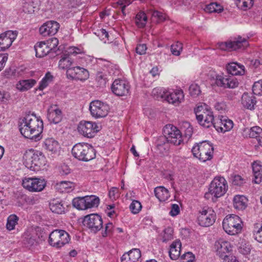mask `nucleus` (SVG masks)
<instances>
[{"mask_svg": "<svg viewBox=\"0 0 262 262\" xmlns=\"http://www.w3.org/2000/svg\"><path fill=\"white\" fill-rule=\"evenodd\" d=\"M184 95L182 90H176L173 92L167 91L165 100L169 103L178 105L184 99Z\"/></svg>", "mask_w": 262, "mask_h": 262, "instance_id": "24", "label": "nucleus"}, {"mask_svg": "<svg viewBox=\"0 0 262 262\" xmlns=\"http://www.w3.org/2000/svg\"><path fill=\"white\" fill-rule=\"evenodd\" d=\"M96 81L98 86L100 88L105 87L107 82V78L102 73H98L97 75Z\"/></svg>", "mask_w": 262, "mask_h": 262, "instance_id": "53", "label": "nucleus"}, {"mask_svg": "<svg viewBox=\"0 0 262 262\" xmlns=\"http://www.w3.org/2000/svg\"><path fill=\"white\" fill-rule=\"evenodd\" d=\"M32 5L29 4V2H25L23 4V11L26 13H32L34 12V9Z\"/></svg>", "mask_w": 262, "mask_h": 262, "instance_id": "61", "label": "nucleus"}, {"mask_svg": "<svg viewBox=\"0 0 262 262\" xmlns=\"http://www.w3.org/2000/svg\"><path fill=\"white\" fill-rule=\"evenodd\" d=\"M24 244L28 246H31L35 242V239L34 237L31 236L30 235H28L27 237L25 238L24 239Z\"/></svg>", "mask_w": 262, "mask_h": 262, "instance_id": "64", "label": "nucleus"}, {"mask_svg": "<svg viewBox=\"0 0 262 262\" xmlns=\"http://www.w3.org/2000/svg\"><path fill=\"white\" fill-rule=\"evenodd\" d=\"M18 217L15 214H11L7 219L6 228L9 230H13L17 224Z\"/></svg>", "mask_w": 262, "mask_h": 262, "instance_id": "41", "label": "nucleus"}, {"mask_svg": "<svg viewBox=\"0 0 262 262\" xmlns=\"http://www.w3.org/2000/svg\"><path fill=\"white\" fill-rule=\"evenodd\" d=\"M253 234L254 239L262 243V224L256 223L254 225Z\"/></svg>", "mask_w": 262, "mask_h": 262, "instance_id": "40", "label": "nucleus"}, {"mask_svg": "<svg viewBox=\"0 0 262 262\" xmlns=\"http://www.w3.org/2000/svg\"><path fill=\"white\" fill-rule=\"evenodd\" d=\"M166 93H167V91L164 89L160 88H156L152 90L151 95L156 99H159L161 98L165 99Z\"/></svg>", "mask_w": 262, "mask_h": 262, "instance_id": "46", "label": "nucleus"}, {"mask_svg": "<svg viewBox=\"0 0 262 262\" xmlns=\"http://www.w3.org/2000/svg\"><path fill=\"white\" fill-rule=\"evenodd\" d=\"M72 154L75 158L82 161H89L95 157L93 147L85 143L75 144L72 149Z\"/></svg>", "mask_w": 262, "mask_h": 262, "instance_id": "3", "label": "nucleus"}, {"mask_svg": "<svg viewBox=\"0 0 262 262\" xmlns=\"http://www.w3.org/2000/svg\"><path fill=\"white\" fill-rule=\"evenodd\" d=\"M70 240L69 233L63 230H55L49 235V244L53 247L61 248Z\"/></svg>", "mask_w": 262, "mask_h": 262, "instance_id": "8", "label": "nucleus"}, {"mask_svg": "<svg viewBox=\"0 0 262 262\" xmlns=\"http://www.w3.org/2000/svg\"><path fill=\"white\" fill-rule=\"evenodd\" d=\"M85 205L86 209L97 207L99 204L100 200L95 195L85 196Z\"/></svg>", "mask_w": 262, "mask_h": 262, "instance_id": "37", "label": "nucleus"}, {"mask_svg": "<svg viewBox=\"0 0 262 262\" xmlns=\"http://www.w3.org/2000/svg\"><path fill=\"white\" fill-rule=\"evenodd\" d=\"M34 48L36 52V55L38 57H42L51 52L50 49L48 48L45 41L37 43L34 46Z\"/></svg>", "mask_w": 262, "mask_h": 262, "instance_id": "31", "label": "nucleus"}, {"mask_svg": "<svg viewBox=\"0 0 262 262\" xmlns=\"http://www.w3.org/2000/svg\"><path fill=\"white\" fill-rule=\"evenodd\" d=\"M252 166L254 178L253 181L256 184H259L262 180V166L257 162H254Z\"/></svg>", "mask_w": 262, "mask_h": 262, "instance_id": "34", "label": "nucleus"}, {"mask_svg": "<svg viewBox=\"0 0 262 262\" xmlns=\"http://www.w3.org/2000/svg\"><path fill=\"white\" fill-rule=\"evenodd\" d=\"M189 91L190 94L193 97H196L201 93L200 86L195 83L190 85Z\"/></svg>", "mask_w": 262, "mask_h": 262, "instance_id": "56", "label": "nucleus"}, {"mask_svg": "<svg viewBox=\"0 0 262 262\" xmlns=\"http://www.w3.org/2000/svg\"><path fill=\"white\" fill-rule=\"evenodd\" d=\"M245 137L255 139L258 144L262 146V129L259 126H254L250 128H245L243 132Z\"/></svg>", "mask_w": 262, "mask_h": 262, "instance_id": "22", "label": "nucleus"}, {"mask_svg": "<svg viewBox=\"0 0 262 262\" xmlns=\"http://www.w3.org/2000/svg\"><path fill=\"white\" fill-rule=\"evenodd\" d=\"M251 247L249 244L242 245L239 248V252L243 255H247L250 253Z\"/></svg>", "mask_w": 262, "mask_h": 262, "instance_id": "59", "label": "nucleus"}, {"mask_svg": "<svg viewBox=\"0 0 262 262\" xmlns=\"http://www.w3.org/2000/svg\"><path fill=\"white\" fill-rule=\"evenodd\" d=\"M163 133L164 137L160 138L157 144V147L160 151L165 150L168 147L166 141L176 145H179L183 141L180 130L172 124L165 125Z\"/></svg>", "mask_w": 262, "mask_h": 262, "instance_id": "2", "label": "nucleus"}, {"mask_svg": "<svg viewBox=\"0 0 262 262\" xmlns=\"http://www.w3.org/2000/svg\"><path fill=\"white\" fill-rule=\"evenodd\" d=\"M183 49L182 43L180 42H177L171 46V52L172 54L176 56H179Z\"/></svg>", "mask_w": 262, "mask_h": 262, "instance_id": "49", "label": "nucleus"}, {"mask_svg": "<svg viewBox=\"0 0 262 262\" xmlns=\"http://www.w3.org/2000/svg\"><path fill=\"white\" fill-rule=\"evenodd\" d=\"M207 9L210 13L217 12L220 13L223 10V7L217 3H212L208 5Z\"/></svg>", "mask_w": 262, "mask_h": 262, "instance_id": "48", "label": "nucleus"}, {"mask_svg": "<svg viewBox=\"0 0 262 262\" xmlns=\"http://www.w3.org/2000/svg\"><path fill=\"white\" fill-rule=\"evenodd\" d=\"M16 34L12 31H8L0 35V51L9 48L15 39Z\"/></svg>", "mask_w": 262, "mask_h": 262, "instance_id": "20", "label": "nucleus"}, {"mask_svg": "<svg viewBox=\"0 0 262 262\" xmlns=\"http://www.w3.org/2000/svg\"><path fill=\"white\" fill-rule=\"evenodd\" d=\"M249 45L246 38L238 36L233 40L219 43V47L222 50H236L238 49H245Z\"/></svg>", "mask_w": 262, "mask_h": 262, "instance_id": "13", "label": "nucleus"}, {"mask_svg": "<svg viewBox=\"0 0 262 262\" xmlns=\"http://www.w3.org/2000/svg\"><path fill=\"white\" fill-rule=\"evenodd\" d=\"M154 192L156 198L161 202L165 201L170 197L168 189L163 186L157 187Z\"/></svg>", "mask_w": 262, "mask_h": 262, "instance_id": "33", "label": "nucleus"}, {"mask_svg": "<svg viewBox=\"0 0 262 262\" xmlns=\"http://www.w3.org/2000/svg\"><path fill=\"white\" fill-rule=\"evenodd\" d=\"M45 24L46 27L48 29V32H49L51 36L55 35L60 27L59 24L54 20L47 21Z\"/></svg>", "mask_w": 262, "mask_h": 262, "instance_id": "39", "label": "nucleus"}, {"mask_svg": "<svg viewBox=\"0 0 262 262\" xmlns=\"http://www.w3.org/2000/svg\"><path fill=\"white\" fill-rule=\"evenodd\" d=\"M180 213V208L177 204H172L171 205V210L169 214L172 216H175Z\"/></svg>", "mask_w": 262, "mask_h": 262, "instance_id": "63", "label": "nucleus"}, {"mask_svg": "<svg viewBox=\"0 0 262 262\" xmlns=\"http://www.w3.org/2000/svg\"><path fill=\"white\" fill-rule=\"evenodd\" d=\"M181 243L180 240L172 242L170 246L169 255L172 260L177 259L181 255Z\"/></svg>", "mask_w": 262, "mask_h": 262, "instance_id": "27", "label": "nucleus"}, {"mask_svg": "<svg viewBox=\"0 0 262 262\" xmlns=\"http://www.w3.org/2000/svg\"><path fill=\"white\" fill-rule=\"evenodd\" d=\"M72 204L74 207L79 210L86 209L84 197L74 199L72 201Z\"/></svg>", "mask_w": 262, "mask_h": 262, "instance_id": "42", "label": "nucleus"}, {"mask_svg": "<svg viewBox=\"0 0 262 262\" xmlns=\"http://www.w3.org/2000/svg\"><path fill=\"white\" fill-rule=\"evenodd\" d=\"M244 183V179L241 176L235 175L232 180V183L234 185L241 186Z\"/></svg>", "mask_w": 262, "mask_h": 262, "instance_id": "60", "label": "nucleus"}, {"mask_svg": "<svg viewBox=\"0 0 262 262\" xmlns=\"http://www.w3.org/2000/svg\"><path fill=\"white\" fill-rule=\"evenodd\" d=\"M241 101L243 106L250 110L254 108L256 102L255 97L252 94H249L247 93L243 94Z\"/></svg>", "mask_w": 262, "mask_h": 262, "instance_id": "26", "label": "nucleus"}, {"mask_svg": "<svg viewBox=\"0 0 262 262\" xmlns=\"http://www.w3.org/2000/svg\"><path fill=\"white\" fill-rule=\"evenodd\" d=\"M173 238V229L168 227L163 231V242H166Z\"/></svg>", "mask_w": 262, "mask_h": 262, "instance_id": "51", "label": "nucleus"}, {"mask_svg": "<svg viewBox=\"0 0 262 262\" xmlns=\"http://www.w3.org/2000/svg\"><path fill=\"white\" fill-rule=\"evenodd\" d=\"M43 147L52 153H56L59 148V143L52 138L46 139L43 143Z\"/></svg>", "mask_w": 262, "mask_h": 262, "instance_id": "32", "label": "nucleus"}, {"mask_svg": "<svg viewBox=\"0 0 262 262\" xmlns=\"http://www.w3.org/2000/svg\"><path fill=\"white\" fill-rule=\"evenodd\" d=\"M181 258L186 260V262H192L194 259V256L191 252H188L182 255Z\"/></svg>", "mask_w": 262, "mask_h": 262, "instance_id": "62", "label": "nucleus"}, {"mask_svg": "<svg viewBox=\"0 0 262 262\" xmlns=\"http://www.w3.org/2000/svg\"><path fill=\"white\" fill-rule=\"evenodd\" d=\"M212 84L224 88L234 89L238 85L237 80L233 77L225 78L223 75L213 73L210 75Z\"/></svg>", "mask_w": 262, "mask_h": 262, "instance_id": "9", "label": "nucleus"}, {"mask_svg": "<svg viewBox=\"0 0 262 262\" xmlns=\"http://www.w3.org/2000/svg\"><path fill=\"white\" fill-rule=\"evenodd\" d=\"M201 108H202V107L199 106L194 110L198 122L201 125L205 128H209L211 126L214 127L215 120L214 119L213 113L210 111H207L202 114H199Z\"/></svg>", "mask_w": 262, "mask_h": 262, "instance_id": "14", "label": "nucleus"}, {"mask_svg": "<svg viewBox=\"0 0 262 262\" xmlns=\"http://www.w3.org/2000/svg\"><path fill=\"white\" fill-rule=\"evenodd\" d=\"M50 208L53 212L57 214H61L64 211V207L63 204L58 201L54 200L50 204Z\"/></svg>", "mask_w": 262, "mask_h": 262, "instance_id": "38", "label": "nucleus"}, {"mask_svg": "<svg viewBox=\"0 0 262 262\" xmlns=\"http://www.w3.org/2000/svg\"><path fill=\"white\" fill-rule=\"evenodd\" d=\"M74 187V184L73 183L67 181H61L59 183H57L55 185L56 189L61 192H63L65 191L69 192Z\"/></svg>", "mask_w": 262, "mask_h": 262, "instance_id": "36", "label": "nucleus"}, {"mask_svg": "<svg viewBox=\"0 0 262 262\" xmlns=\"http://www.w3.org/2000/svg\"><path fill=\"white\" fill-rule=\"evenodd\" d=\"M53 76L51 75V74L48 72L47 73L45 76L42 78L41 81L39 83V85L38 87V90L40 91L43 90L45 88H46L50 82H51L52 80Z\"/></svg>", "mask_w": 262, "mask_h": 262, "instance_id": "44", "label": "nucleus"}, {"mask_svg": "<svg viewBox=\"0 0 262 262\" xmlns=\"http://www.w3.org/2000/svg\"><path fill=\"white\" fill-rule=\"evenodd\" d=\"M216 214L211 208L203 209L198 216L199 224L203 227L211 226L215 222Z\"/></svg>", "mask_w": 262, "mask_h": 262, "instance_id": "15", "label": "nucleus"}, {"mask_svg": "<svg viewBox=\"0 0 262 262\" xmlns=\"http://www.w3.org/2000/svg\"><path fill=\"white\" fill-rule=\"evenodd\" d=\"M110 110L109 106L99 100H94L90 104V111L93 117L98 118L105 117Z\"/></svg>", "mask_w": 262, "mask_h": 262, "instance_id": "12", "label": "nucleus"}, {"mask_svg": "<svg viewBox=\"0 0 262 262\" xmlns=\"http://www.w3.org/2000/svg\"><path fill=\"white\" fill-rule=\"evenodd\" d=\"M115 228L113 224L112 223H108L105 225V230L102 232L103 237H106L107 236H111L115 233Z\"/></svg>", "mask_w": 262, "mask_h": 262, "instance_id": "47", "label": "nucleus"}, {"mask_svg": "<svg viewBox=\"0 0 262 262\" xmlns=\"http://www.w3.org/2000/svg\"><path fill=\"white\" fill-rule=\"evenodd\" d=\"M95 123L90 121H81L78 126L79 133L86 138H91L99 131Z\"/></svg>", "mask_w": 262, "mask_h": 262, "instance_id": "16", "label": "nucleus"}, {"mask_svg": "<svg viewBox=\"0 0 262 262\" xmlns=\"http://www.w3.org/2000/svg\"><path fill=\"white\" fill-rule=\"evenodd\" d=\"M181 129L184 132L185 137L189 139L193 133V128L190 123L188 122H183Z\"/></svg>", "mask_w": 262, "mask_h": 262, "instance_id": "45", "label": "nucleus"}, {"mask_svg": "<svg viewBox=\"0 0 262 262\" xmlns=\"http://www.w3.org/2000/svg\"><path fill=\"white\" fill-rule=\"evenodd\" d=\"M26 166L32 170H37L45 165L46 158L40 151H30L25 155Z\"/></svg>", "mask_w": 262, "mask_h": 262, "instance_id": "7", "label": "nucleus"}, {"mask_svg": "<svg viewBox=\"0 0 262 262\" xmlns=\"http://www.w3.org/2000/svg\"><path fill=\"white\" fill-rule=\"evenodd\" d=\"M214 246L219 256L223 258L224 262H229L230 256L227 254L232 248L230 243L223 239H220L215 242Z\"/></svg>", "mask_w": 262, "mask_h": 262, "instance_id": "18", "label": "nucleus"}, {"mask_svg": "<svg viewBox=\"0 0 262 262\" xmlns=\"http://www.w3.org/2000/svg\"><path fill=\"white\" fill-rule=\"evenodd\" d=\"M228 189L227 183L223 177H215L210 183L209 192L205 194V197L209 198V195L211 194L215 199L223 196Z\"/></svg>", "mask_w": 262, "mask_h": 262, "instance_id": "5", "label": "nucleus"}, {"mask_svg": "<svg viewBox=\"0 0 262 262\" xmlns=\"http://www.w3.org/2000/svg\"><path fill=\"white\" fill-rule=\"evenodd\" d=\"M74 63V59L70 54H64L61 56V59L59 61L58 67L60 69L64 70L71 69Z\"/></svg>", "mask_w": 262, "mask_h": 262, "instance_id": "29", "label": "nucleus"}, {"mask_svg": "<svg viewBox=\"0 0 262 262\" xmlns=\"http://www.w3.org/2000/svg\"><path fill=\"white\" fill-rule=\"evenodd\" d=\"M141 251L139 249H133L123 254L121 262H141Z\"/></svg>", "mask_w": 262, "mask_h": 262, "instance_id": "23", "label": "nucleus"}, {"mask_svg": "<svg viewBox=\"0 0 262 262\" xmlns=\"http://www.w3.org/2000/svg\"><path fill=\"white\" fill-rule=\"evenodd\" d=\"M237 5L241 7L243 10L250 8L253 5V0H237Z\"/></svg>", "mask_w": 262, "mask_h": 262, "instance_id": "52", "label": "nucleus"}, {"mask_svg": "<svg viewBox=\"0 0 262 262\" xmlns=\"http://www.w3.org/2000/svg\"><path fill=\"white\" fill-rule=\"evenodd\" d=\"M142 205L140 202L134 200L129 206V209L131 212L134 214H137L141 210Z\"/></svg>", "mask_w": 262, "mask_h": 262, "instance_id": "50", "label": "nucleus"}, {"mask_svg": "<svg viewBox=\"0 0 262 262\" xmlns=\"http://www.w3.org/2000/svg\"><path fill=\"white\" fill-rule=\"evenodd\" d=\"M241 218L234 214L228 215L223 221V228L225 231L230 235H235L239 232L242 229Z\"/></svg>", "mask_w": 262, "mask_h": 262, "instance_id": "6", "label": "nucleus"}, {"mask_svg": "<svg viewBox=\"0 0 262 262\" xmlns=\"http://www.w3.org/2000/svg\"><path fill=\"white\" fill-rule=\"evenodd\" d=\"M252 92L256 95L262 94V80L254 82L252 87Z\"/></svg>", "mask_w": 262, "mask_h": 262, "instance_id": "54", "label": "nucleus"}, {"mask_svg": "<svg viewBox=\"0 0 262 262\" xmlns=\"http://www.w3.org/2000/svg\"><path fill=\"white\" fill-rule=\"evenodd\" d=\"M23 187L31 192L42 191L46 185L44 179L37 178H25L22 182Z\"/></svg>", "mask_w": 262, "mask_h": 262, "instance_id": "11", "label": "nucleus"}, {"mask_svg": "<svg viewBox=\"0 0 262 262\" xmlns=\"http://www.w3.org/2000/svg\"><path fill=\"white\" fill-rule=\"evenodd\" d=\"M226 69L228 73L232 75H244L246 72L244 66L237 62L229 63Z\"/></svg>", "mask_w": 262, "mask_h": 262, "instance_id": "25", "label": "nucleus"}, {"mask_svg": "<svg viewBox=\"0 0 262 262\" xmlns=\"http://www.w3.org/2000/svg\"><path fill=\"white\" fill-rule=\"evenodd\" d=\"M129 88L128 83L121 79H116L111 86L113 93L118 96H126L129 93Z\"/></svg>", "mask_w": 262, "mask_h": 262, "instance_id": "19", "label": "nucleus"}, {"mask_svg": "<svg viewBox=\"0 0 262 262\" xmlns=\"http://www.w3.org/2000/svg\"><path fill=\"white\" fill-rule=\"evenodd\" d=\"M151 15L152 18H157L156 20L158 22L163 21L165 20V16L162 14V13L159 12L158 11H152L151 12Z\"/></svg>", "mask_w": 262, "mask_h": 262, "instance_id": "57", "label": "nucleus"}, {"mask_svg": "<svg viewBox=\"0 0 262 262\" xmlns=\"http://www.w3.org/2000/svg\"><path fill=\"white\" fill-rule=\"evenodd\" d=\"M35 79H28L19 80L16 84V88L21 92L27 91L32 88L36 83Z\"/></svg>", "mask_w": 262, "mask_h": 262, "instance_id": "28", "label": "nucleus"}, {"mask_svg": "<svg viewBox=\"0 0 262 262\" xmlns=\"http://www.w3.org/2000/svg\"><path fill=\"white\" fill-rule=\"evenodd\" d=\"M82 223L91 232L96 233L102 228L103 221L101 217L97 214H90L84 216Z\"/></svg>", "mask_w": 262, "mask_h": 262, "instance_id": "10", "label": "nucleus"}, {"mask_svg": "<svg viewBox=\"0 0 262 262\" xmlns=\"http://www.w3.org/2000/svg\"><path fill=\"white\" fill-rule=\"evenodd\" d=\"M213 150L212 145L207 141L200 142L192 148L193 156L204 162L212 158Z\"/></svg>", "mask_w": 262, "mask_h": 262, "instance_id": "4", "label": "nucleus"}, {"mask_svg": "<svg viewBox=\"0 0 262 262\" xmlns=\"http://www.w3.org/2000/svg\"><path fill=\"white\" fill-rule=\"evenodd\" d=\"M233 126L232 121L223 116L220 119H216L214 124V127L217 131L223 133L230 130Z\"/></svg>", "mask_w": 262, "mask_h": 262, "instance_id": "21", "label": "nucleus"}, {"mask_svg": "<svg viewBox=\"0 0 262 262\" xmlns=\"http://www.w3.org/2000/svg\"><path fill=\"white\" fill-rule=\"evenodd\" d=\"M68 78L80 81H85L89 77V71L79 66H75L67 71Z\"/></svg>", "mask_w": 262, "mask_h": 262, "instance_id": "17", "label": "nucleus"}, {"mask_svg": "<svg viewBox=\"0 0 262 262\" xmlns=\"http://www.w3.org/2000/svg\"><path fill=\"white\" fill-rule=\"evenodd\" d=\"M147 16L145 13L140 12L136 16V23L140 28H143L147 21Z\"/></svg>", "mask_w": 262, "mask_h": 262, "instance_id": "43", "label": "nucleus"}, {"mask_svg": "<svg viewBox=\"0 0 262 262\" xmlns=\"http://www.w3.org/2000/svg\"><path fill=\"white\" fill-rule=\"evenodd\" d=\"M51 51L55 52V48L58 45V40L55 37L51 38L45 41Z\"/></svg>", "mask_w": 262, "mask_h": 262, "instance_id": "55", "label": "nucleus"}, {"mask_svg": "<svg viewBox=\"0 0 262 262\" xmlns=\"http://www.w3.org/2000/svg\"><path fill=\"white\" fill-rule=\"evenodd\" d=\"M48 118L50 123L57 124L61 122L62 119V114L61 110L56 108L49 112Z\"/></svg>", "mask_w": 262, "mask_h": 262, "instance_id": "30", "label": "nucleus"}, {"mask_svg": "<svg viewBox=\"0 0 262 262\" xmlns=\"http://www.w3.org/2000/svg\"><path fill=\"white\" fill-rule=\"evenodd\" d=\"M216 110L222 113L227 109V105L224 101L216 102L214 104Z\"/></svg>", "mask_w": 262, "mask_h": 262, "instance_id": "58", "label": "nucleus"}, {"mask_svg": "<svg viewBox=\"0 0 262 262\" xmlns=\"http://www.w3.org/2000/svg\"><path fill=\"white\" fill-rule=\"evenodd\" d=\"M43 128L42 121L33 114L26 115L19 122V130L21 134L35 141L41 139Z\"/></svg>", "mask_w": 262, "mask_h": 262, "instance_id": "1", "label": "nucleus"}, {"mask_svg": "<svg viewBox=\"0 0 262 262\" xmlns=\"http://www.w3.org/2000/svg\"><path fill=\"white\" fill-rule=\"evenodd\" d=\"M247 199L244 195H236L233 199V205L235 209L244 210L247 206Z\"/></svg>", "mask_w": 262, "mask_h": 262, "instance_id": "35", "label": "nucleus"}]
</instances>
